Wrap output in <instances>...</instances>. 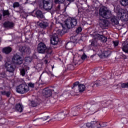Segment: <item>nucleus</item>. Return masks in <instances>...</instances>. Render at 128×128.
<instances>
[{
  "instance_id": "1",
  "label": "nucleus",
  "mask_w": 128,
  "mask_h": 128,
  "mask_svg": "<svg viewBox=\"0 0 128 128\" xmlns=\"http://www.w3.org/2000/svg\"><path fill=\"white\" fill-rule=\"evenodd\" d=\"M99 14L104 18H110V16H112V12L106 6H103L100 8Z\"/></svg>"
},
{
  "instance_id": "2",
  "label": "nucleus",
  "mask_w": 128,
  "mask_h": 128,
  "mask_svg": "<svg viewBox=\"0 0 128 128\" xmlns=\"http://www.w3.org/2000/svg\"><path fill=\"white\" fill-rule=\"evenodd\" d=\"M16 90L18 94H26V92L30 90V88H28V84H22L17 86Z\"/></svg>"
},
{
  "instance_id": "3",
  "label": "nucleus",
  "mask_w": 128,
  "mask_h": 128,
  "mask_svg": "<svg viewBox=\"0 0 128 128\" xmlns=\"http://www.w3.org/2000/svg\"><path fill=\"white\" fill-rule=\"evenodd\" d=\"M39 6L45 10H50L52 8V4L50 2V0H42V2L39 4Z\"/></svg>"
},
{
  "instance_id": "4",
  "label": "nucleus",
  "mask_w": 128,
  "mask_h": 128,
  "mask_svg": "<svg viewBox=\"0 0 128 128\" xmlns=\"http://www.w3.org/2000/svg\"><path fill=\"white\" fill-rule=\"evenodd\" d=\"M12 62L14 64H17V66H20L24 62V59L20 57V56L15 54L12 58Z\"/></svg>"
},
{
  "instance_id": "5",
  "label": "nucleus",
  "mask_w": 128,
  "mask_h": 128,
  "mask_svg": "<svg viewBox=\"0 0 128 128\" xmlns=\"http://www.w3.org/2000/svg\"><path fill=\"white\" fill-rule=\"evenodd\" d=\"M76 20L72 18L71 20H68L65 22V24L68 28H74L76 26Z\"/></svg>"
},
{
  "instance_id": "6",
  "label": "nucleus",
  "mask_w": 128,
  "mask_h": 128,
  "mask_svg": "<svg viewBox=\"0 0 128 128\" xmlns=\"http://www.w3.org/2000/svg\"><path fill=\"white\" fill-rule=\"evenodd\" d=\"M118 16H120V20H122L126 21L128 20V14L124 12V10L122 9H120L118 12Z\"/></svg>"
},
{
  "instance_id": "7",
  "label": "nucleus",
  "mask_w": 128,
  "mask_h": 128,
  "mask_svg": "<svg viewBox=\"0 0 128 128\" xmlns=\"http://www.w3.org/2000/svg\"><path fill=\"white\" fill-rule=\"evenodd\" d=\"M37 50L39 54H44L46 50V46L43 42H40L38 44Z\"/></svg>"
},
{
  "instance_id": "8",
  "label": "nucleus",
  "mask_w": 128,
  "mask_h": 128,
  "mask_svg": "<svg viewBox=\"0 0 128 128\" xmlns=\"http://www.w3.org/2000/svg\"><path fill=\"white\" fill-rule=\"evenodd\" d=\"M72 90H74L75 92L78 95L80 94V83L78 82H76L74 83L72 86Z\"/></svg>"
},
{
  "instance_id": "9",
  "label": "nucleus",
  "mask_w": 128,
  "mask_h": 128,
  "mask_svg": "<svg viewBox=\"0 0 128 128\" xmlns=\"http://www.w3.org/2000/svg\"><path fill=\"white\" fill-rule=\"evenodd\" d=\"M76 38L74 36H72L70 38V40L72 41L69 42L66 44V48H67V50H72L74 48V46H76L74 43L76 42V40H72V39Z\"/></svg>"
},
{
  "instance_id": "10",
  "label": "nucleus",
  "mask_w": 128,
  "mask_h": 128,
  "mask_svg": "<svg viewBox=\"0 0 128 128\" xmlns=\"http://www.w3.org/2000/svg\"><path fill=\"white\" fill-rule=\"evenodd\" d=\"M52 44L54 46H56V44H58V34H54L50 40Z\"/></svg>"
},
{
  "instance_id": "11",
  "label": "nucleus",
  "mask_w": 128,
  "mask_h": 128,
  "mask_svg": "<svg viewBox=\"0 0 128 128\" xmlns=\"http://www.w3.org/2000/svg\"><path fill=\"white\" fill-rule=\"evenodd\" d=\"M99 24L102 28H106L108 26V21L104 19H100Z\"/></svg>"
},
{
  "instance_id": "12",
  "label": "nucleus",
  "mask_w": 128,
  "mask_h": 128,
  "mask_svg": "<svg viewBox=\"0 0 128 128\" xmlns=\"http://www.w3.org/2000/svg\"><path fill=\"white\" fill-rule=\"evenodd\" d=\"M38 26H39L40 28H46L48 26V21L46 20H44L42 21L41 22H37Z\"/></svg>"
},
{
  "instance_id": "13",
  "label": "nucleus",
  "mask_w": 128,
  "mask_h": 128,
  "mask_svg": "<svg viewBox=\"0 0 128 128\" xmlns=\"http://www.w3.org/2000/svg\"><path fill=\"white\" fill-rule=\"evenodd\" d=\"M42 94L45 98H50L52 96V90L48 88H45L42 90Z\"/></svg>"
},
{
  "instance_id": "14",
  "label": "nucleus",
  "mask_w": 128,
  "mask_h": 128,
  "mask_svg": "<svg viewBox=\"0 0 128 128\" xmlns=\"http://www.w3.org/2000/svg\"><path fill=\"white\" fill-rule=\"evenodd\" d=\"M94 38L95 40H101L102 42H106V40H108V38L99 34H96L94 36Z\"/></svg>"
},
{
  "instance_id": "15",
  "label": "nucleus",
  "mask_w": 128,
  "mask_h": 128,
  "mask_svg": "<svg viewBox=\"0 0 128 128\" xmlns=\"http://www.w3.org/2000/svg\"><path fill=\"white\" fill-rule=\"evenodd\" d=\"M6 68L8 72H14V67L8 62L6 64Z\"/></svg>"
},
{
  "instance_id": "16",
  "label": "nucleus",
  "mask_w": 128,
  "mask_h": 128,
  "mask_svg": "<svg viewBox=\"0 0 128 128\" xmlns=\"http://www.w3.org/2000/svg\"><path fill=\"white\" fill-rule=\"evenodd\" d=\"M80 110V106L74 107L72 109L70 112L71 116H76V112H78Z\"/></svg>"
},
{
  "instance_id": "17",
  "label": "nucleus",
  "mask_w": 128,
  "mask_h": 128,
  "mask_svg": "<svg viewBox=\"0 0 128 128\" xmlns=\"http://www.w3.org/2000/svg\"><path fill=\"white\" fill-rule=\"evenodd\" d=\"M112 53L110 52V51L107 50V51H104L102 54H100L99 56L100 58H108V56L110 55Z\"/></svg>"
},
{
  "instance_id": "18",
  "label": "nucleus",
  "mask_w": 128,
  "mask_h": 128,
  "mask_svg": "<svg viewBox=\"0 0 128 128\" xmlns=\"http://www.w3.org/2000/svg\"><path fill=\"white\" fill-rule=\"evenodd\" d=\"M122 50L123 52L128 54V42L126 41H125L122 43Z\"/></svg>"
},
{
  "instance_id": "19",
  "label": "nucleus",
  "mask_w": 128,
  "mask_h": 128,
  "mask_svg": "<svg viewBox=\"0 0 128 128\" xmlns=\"http://www.w3.org/2000/svg\"><path fill=\"white\" fill-rule=\"evenodd\" d=\"M120 20V19H118V18L116 17V16H113L112 18H111V22L112 24H113V26H115V24H119V22L118 21Z\"/></svg>"
},
{
  "instance_id": "20",
  "label": "nucleus",
  "mask_w": 128,
  "mask_h": 128,
  "mask_svg": "<svg viewBox=\"0 0 128 128\" xmlns=\"http://www.w3.org/2000/svg\"><path fill=\"white\" fill-rule=\"evenodd\" d=\"M3 26L4 28H13L14 24L12 22H6L4 23Z\"/></svg>"
},
{
  "instance_id": "21",
  "label": "nucleus",
  "mask_w": 128,
  "mask_h": 128,
  "mask_svg": "<svg viewBox=\"0 0 128 128\" xmlns=\"http://www.w3.org/2000/svg\"><path fill=\"white\" fill-rule=\"evenodd\" d=\"M12 50V48L10 46L4 48L2 49L3 52H4V54H10V52Z\"/></svg>"
},
{
  "instance_id": "22",
  "label": "nucleus",
  "mask_w": 128,
  "mask_h": 128,
  "mask_svg": "<svg viewBox=\"0 0 128 128\" xmlns=\"http://www.w3.org/2000/svg\"><path fill=\"white\" fill-rule=\"evenodd\" d=\"M16 108L17 112H22V110H24V107L22 106V105L20 104H17Z\"/></svg>"
},
{
  "instance_id": "23",
  "label": "nucleus",
  "mask_w": 128,
  "mask_h": 128,
  "mask_svg": "<svg viewBox=\"0 0 128 128\" xmlns=\"http://www.w3.org/2000/svg\"><path fill=\"white\" fill-rule=\"evenodd\" d=\"M36 14L37 16V18H44V14H42V11L40 10H37L36 12Z\"/></svg>"
},
{
  "instance_id": "24",
  "label": "nucleus",
  "mask_w": 128,
  "mask_h": 128,
  "mask_svg": "<svg viewBox=\"0 0 128 128\" xmlns=\"http://www.w3.org/2000/svg\"><path fill=\"white\" fill-rule=\"evenodd\" d=\"M66 118V115L64 113H60L58 114L57 120H64Z\"/></svg>"
},
{
  "instance_id": "25",
  "label": "nucleus",
  "mask_w": 128,
  "mask_h": 128,
  "mask_svg": "<svg viewBox=\"0 0 128 128\" xmlns=\"http://www.w3.org/2000/svg\"><path fill=\"white\" fill-rule=\"evenodd\" d=\"M120 4L123 6H126L128 5V0H120Z\"/></svg>"
},
{
  "instance_id": "26",
  "label": "nucleus",
  "mask_w": 128,
  "mask_h": 128,
  "mask_svg": "<svg viewBox=\"0 0 128 128\" xmlns=\"http://www.w3.org/2000/svg\"><path fill=\"white\" fill-rule=\"evenodd\" d=\"M32 60V58L30 57H26L24 59L25 63L26 64H30Z\"/></svg>"
},
{
  "instance_id": "27",
  "label": "nucleus",
  "mask_w": 128,
  "mask_h": 128,
  "mask_svg": "<svg viewBox=\"0 0 128 128\" xmlns=\"http://www.w3.org/2000/svg\"><path fill=\"white\" fill-rule=\"evenodd\" d=\"M0 92L1 94H2V96H6L8 98L10 96V92L2 91Z\"/></svg>"
},
{
  "instance_id": "28",
  "label": "nucleus",
  "mask_w": 128,
  "mask_h": 128,
  "mask_svg": "<svg viewBox=\"0 0 128 128\" xmlns=\"http://www.w3.org/2000/svg\"><path fill=\"white\" fill-rule=\"evenodd\" d=\"M48 118H50L49 116H43L42 118H39L34 120V122H36V120H48Z\"/></svg>"
},
{
  "instance_id": "29",
  "label": "nucleus",
  "mask_w": 128,
  "mask_h": 128,
  "mask_svg": "<svg viewBox=\"0 0 128 128\" xmlns=\"http://www.w3.org/2000/svg\"><path fill=\"white\" fill-rule=\"evenodd\" d=\"M98 42H96V39L93 40L91 42V45L92 46H98Z\"/></svg>"
},
{
  "instance_id": "30",
  "label": "nucleus",
  "mask_w": 128,
  "mask_h": 128,
  "mask_svg": "<svg viewBox=\"0 0 128 128\" xmlns=\"http://www.w3.org/2000/svg\"><path fill=\"white\" fill-rule=\"evenodd\" d=\"M120 86L122 88H128V83H121Z\"/></svg>"
},
{
  "instance_id": "31",
  "label": "nucleus",
  "mask_w": 128,
  "mask_h": 128,
  "mask_svg": "<svg viewBox=\"0 0 128 128\" xmlns=\"http://www.w3.org/2000/svg\"><path fill=\"white\" fill-rule=\"evenodd\" d=\"M86 86L84 84H80V92H84L86 90Z\"/></svg>"
},
{
  "instance_id": "32",
  "label": "nucleus",
  "mask_w": 128,
  "mask_h": 128,
  "mask_svg": "<svg viewBox=\"0 0 128 128\" xmlns=\"http://www.w3.org/2000/svg\"><path fill=\"white\" fill-rule=\"evenodd\" d=\"M92 128H96L97 122L96 121L92 122Z\"/></svg>"
},
{
  "instance_id": "33",
  "label": "nucleus",
  "mask_w": 128,
  "mask_h": 128,
  "mask_svg": "<svg viewBox=\"0 0 128 128\" xmlns=\"http://www.w3.org/2000/svg\"><path fill=\"white\" fill-rule=\"evenodd\" d=\"M3 16H10V12L8 10L3 11Z\"/></svg>"
},
{
  "instance_id": "34",
  "label": "nucleus",
  "mask_w": 128,
  "mask_h": 128,
  "mask_svg": "<svg viewBox=\"0 0 128 128\" xmlns=\"http://www.w3.org/2000/svg\"><path fill=\"white\" fill-rule=\"evenodd\" d=\"M20 74L22 76H24L26 74V70L24 68H22L21 70H20Z\"/></svg>"
},
{
  "instance_id": "35",
  "label": "nucleus",
  "mask_w": 128,
  "mask_h": 128,
  "mask_svg": "<svg viewBox=\"0 0 128 128\" xmlns=\"http://www.w3.org/2000/svg\"><path fill=\"white\" fill-rule=\"evenodd\" d=\"M26 46H22L20 48V50L22 52H26Z\"/></svg>"
},
{
  "instance_id": "36",
  "label": "nucleus",
  "mask_w": 128,
  "mask_h": 128,
  "mask_svg": "<svg viewBox=\"0 0 128 128\" xmlns=\"http://www.w3.org/2000/svg\"><path fill=\"white\" fill-rule=\"evenodd\" d=\"M20 6V3L18 2H15L13 4V8H18Z\"/></svg>"
},
{
  "instance_id": "37",
  "label": "nucleus",
  "mask_w": 128,
  "mask_h": 128,
  "mask_svg": "<svg viewBox=\"0 0 128 128\" xmlns=\"http://www.w3.org/2000/svg\"><path fill=\"white\" fill-rule=\"evenodd\" d=\"M68 68L69 70H74V66L72 64H69L68 65Z\"/></svg>"
},
{
  "instance_id": "38",
  "label": "nucleus",
  "mask_w": 128,
  "mask_h": 128,
  "mask_svg": "<svg viewBox=\"0 0 128 128\" xmlns=\"http://www.w3.org/2000/svg\"><path fill=\"white\" fill-rule=\"evenodd\" d=\"M65 0H55L56 4H62Z\"/></svg>"
},
{
  "instance_id": "39",
  "label": "nucleus",
  "mask_w": 128,
  "mask_h": 128,
  "mask_svg": "<svg viewBox=\"0 0 128 128\" xmlns=\"http://www.w3.org/2000/svg\"><path fill=\"white\" fill-rule=\"evenodd\" d=\"M28 86L29 88H34V84L32 83V82H30L28 84Z\"/></svg>"
},
{
  "instance_id": "40",
  "label": "nucleus",
  "mask_w": 128,
  "mask_h": 128,
  "mask_svg": "<svg viewBox=\"0 0 128 128\" xmlns=\"http://www.w3.org/2000/svg\"><path fill=\"white\" fill-rule=\"evenodd\" d=\"M87 58L86 54L84 53V54L82 55L81 58L82 60H84L86 58Z\"/></svg>"
},
{
  "instance_id": "41",
  "label": "nucleus",
  "mask_w": 128,
  "mask_h": 128,
  "mask_svg": "<svg viewBox=\"0 0 128 128\" xmlns=\"http://www.w3.org/2000/svg\"><path fill=\"white\" fill-rule=\"evenodd\" d=\"M30 52V49L28 47H26V48L25 49V52Z\"/></svg>"
},
{
  "instance_id": "42",
  "label": "nucleus",
  "mask_w": 128,
  "mask_h": 128,
  "mask_svg": "<svg viewBox=\"0 0 128 128\" xmlns=\"http://www.w3.org/2000/svg\"><path fill=\"white\" fill-rule=\"evenodd\" d=\"M102 124L99 122H97V124H96V128H102Z\"/></svg>"
},
{
  "instance_id": "43",
  "label": "nucleus",
  "mask_w": 128,
  "mask_h": 128,
  "mask_svg": "<svg viewBox=\"0 0 128 128\" xmlns=\"http://www.w3.org/2000/svg\"><path fill=\"white\" fill-rule=\"evenodd\" d=\"M113 44L114 46H118V41H114Z\"/></svg>"
},
{
  "instance_id": "44",
  "label": "nucleus",
  "mask_w": 128,
  "mask_h": 128,
  "mask_svg": "<svg viewBox=\"0 0 128 128\" xmlns=\"http://www.w3.org/2000/svg\"><path fill=\"white\" fill-rule=\"evenodd\" d=\"M86 128H92V122L86 124Z\"/></svg>"
},
{
  "instance_id": "45",
  "label": "nucleus",
  "mask_w": 128,
  "mask_h": 128,
  "mask_svg": "<svg viewBox=\"0 0 128 128\" xmlns=\"http://www.w3.org/2000/svg\"><path fill=\"white\" fill-rule=\"evenodd\" d=\"M76 34H78L79 32H80V26H79L76 30Z\"/></svg>"
},
{
  "instance_id": "46",
  "label": "nucleus",
  "mask_w": 128,
  "mask_h": 128,
  "mask_svg": "<svg viewBox=\"0 0 128 128\" xmlns=\"http://www.w3.org/2000/svg\"><path fill=\"white\" fill-rule=\"evenodd\" d=\"M81 128H86V124H82Z\"/></svg>"
},
{
  "instance_id": "47",
  "label": "nucleus",
  "mask_w": 128,
  "mask_h": 128,
  "mask_svg": "<svg viewBox=\"0 0 128 128\" xmlns=\"http://www.w3.org/2000/svg\"><path fill=\"white\" fill-rule=\"evenodd\" d=\"M50 61L48 60H45L44 61V64H48V62Z\"/></svg>"
},
{
  "instance_id": "48",
  "label": "nucleus",
  "mask_w": 128,
  "mask_h": 128,
  "mask_svg": "<svg viewBox=\"0 0 128 128\" xmlns=\"http://www.w3.org/2000/svg\"><path fill=\"white\" fill-rule=\"evenodd\" d=\"M96 86H100V84L98 83H96Z\"/></svg>"
},
{
  "instance_id": "49",
  "label": "nucleus",
  "mask_w": 128,
  "mask_h": 128,
  "mask_svg": "<svg viewBox=\"0 0 128 128\" xmlns=\"http://www.w3.org/2000/svg\"><path fill=\"white\" fill-rule=\"evenodd\" d=\"M68 2H74V0H67Z\"/></svg>"
},
{
  "instance_id": "50",
  "label": "nucleus",
  "mask_w": 128,
  "mask_h": 128,
  "mask_svg": "<svg viewBox=\"0 0 128 128\" xmlns=\"http://www.w3.org/2000/svg\"><path fill=\"white\" fill-rule=\"evenodd\" d=\"M60 5L58 6V9L60 10Z\"/></svg>"
},
{
  "instance_id": "51",
  "label": "nucleus",
  "mask_w": 128,
  "mask_h": 128,
  "mask_svg": "<svg viewBox=\"0 0 128 128\" xmlns=\"http://www.w3.org/2000/svg\"><path fill=\"white\" fill-rule=\"evenodd\" d=\"M2 14H0V20H2Z\"/></svg>"
},
{
  "instance_id": "52",
  "label": "nucleus",
  "mask_w": 128,
  "mask_h": 128,
  "mask_svg": "<svg viewBox=\"0 0 128 128\" xmlns=\"http://www.w3.org/2000/svg\"><path fill=\"white\" fill-rule=\"evenodd\" d=\"M0 60H2V55L0 54Z\"/></svg>"
},
{
  "instance_id": "53",
  "label": "nucleus",
  "mask_w": 128,
  "mask_h": 128,
  "mask_svg": "<svg viewBox=\"0 0 128 128\" xmlns=\"http://www.w3.org/2000/svg\"><path fill=\"white\" fill-rule=\"evenodd\" d=\"M3 75H4V76H6V74L5 73H4V74H3Z\"/></svg>"
},
{
  "instance_id": "54",
  "label": "nucleus",
  "mask_w": 128,
  "mask_h": 128,
  "mask_svg": "<svg viewBox=\"0 0 128 128\" xmlns=\"http://www.w3.org/2000/svg\"><path fill=\"white\" fill-rule=\"evenodd\" d=\"M78 13L80 14V9H78Z\"/></svg>"
},
{
  "instance_id": "55",
  "label": "nucleus",
  "mask_w": 128,
  "mask_h": 128,
  "mask_svg": "<svg viewBox=\"0 0 128 128\" xmlns=\"http://www.w3.org/2000/svg\"><path fill=\"white\" fill-rule=\"evenodd\" d=\"M0 42H2V38H0Z\"/></svg>"
},
{
  "instance_id": "56",
  "label": "nucleus",
  "mask_w": 128,
  "mask_h": 128,
  "mask_svg": "<svg viewBox=\"0 0 128 128\" xmlns=\"http://www.w3.org/2000/svg\"><path fill=\"white\" fill-rule=\"evenodd\" d=\"M54 66H52V70H54Z\"/></svg>"
},
{
  "instance_id": "57",
  "label": "nucleus",
  "mask_w": 128,
  "mask_h": 128,
  "mask_svg": "<svg viewBox=\"0 0 128 128\" xmlns=\"http://www.w3.org/2000/svg\"><path fill=\"white\" fill-rule=\"evenodd\" d=\"M62 28H64V27L63 25H62Z\"/></svg>"
},
{
  "instance_id": "58",
  "label": "nucleus",
  "mask_w": 128,
  "mask_h": 128,
  "mask_svg": "<svg viewBox=\"0 0 128 128\" xmlns=\"http://www.w3.org/2000/svg\"><path fill=\"white\" fill-rule=\"evenodd\" d=\"M48 58V56H46L45 58Z\"/></svg>"
},
{
  "instance_id": "59",
  "label": "nucleus",
  "mask_w": 128,
  "mask_h": 128,
  "mask_svg": "<svg viewBox=\"0 0 128 128\" xmlns=\"http://www.w3.org/2000/svg\"><path fill=\"white\" fill-rule=\"evenodd\" d=\"M36 104L35 106H36Z\"/></svg>"
},
{
  "instance_id": "60",
  "label": "nucleus",
  "mask_w": 128,
  "mask_h": 128,
  "mask_svg": "<svg viewBox=\"0 0 128 128\" xmlns=\"http://www.w3.org/2000/svg\"><path fill=\"white\" fill-rule=\"evenodd\" d=\"M114 10H116V8H114Z\"/></svg>"
},
{
  "instance_id": "61",
  "label": "nucleus",
  "mask_w": 128,
  "mask_h": 128,
  "mask_svg": "<svg viewBox=\"0 0 128 128\" xmlns=\"http://www.w3.org/2000/svg\"><path fill=\"white\" fill-rule=\"evenodd\" d=\"M81 28L80 31L82 32V28Z\"/></svg>"
}]
</instances>
